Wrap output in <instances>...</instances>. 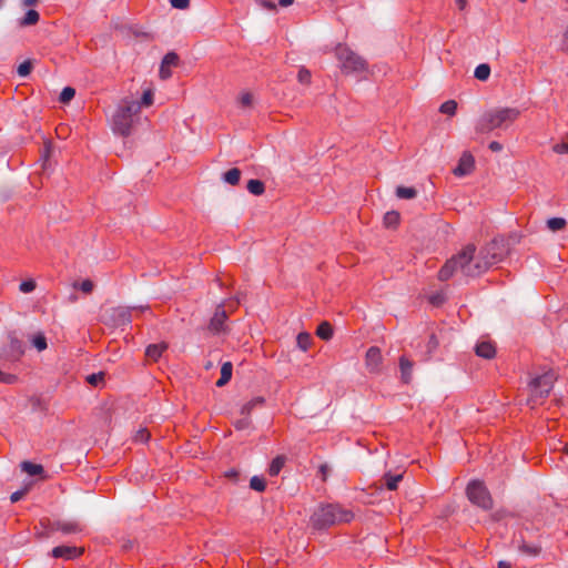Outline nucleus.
Listing matches in <instances>:
<instances>
[{
	"mask_svg": "<svg viewBox=\"0 0 568 568\" xmlns=\"http://www.w3.org/2000/svg\"><path fill=\"white\" fill-rule=\"evenodd\" d=\"M383 362L382 352L377 346H372L367 349L365 356V365L368 372L377 373L379 372L381 365Z\"/></svg>",
	"mask_w": 568,
	"mask_h": 568,
	"instance_id": "9d476101",
	"label": "nucleus"
},
{
	"mask_svg": "<svg viewBox=\"0 0 568 568\" xmlns=\"http://www.w3.org/2000/svg\"><path fill=\"white\" fill-rule=\"evenodd\" d=\"M490 75V67L487 63H481L476 67L474 77L479 81H486Z\"/></svg>",
	"mask_w": 568,
	"mask_h": 568,
	"instance_id": "cd10ccee",
	"label": "nucleus"
},
{
	"mask_svg": "<svg viewBox=\"0 0 568 568\" xmlns=\"http://www.w3.org/2000/svg\"><path fill=\"white\" fill-rule=\"evenodd\" d=\"M296 343H297V347L301 351L306 352L312 345L311 334H308L306 332L300 333L296 337Z\"/></svg>",
	"mask_w": 568,
	"mask_h": 568,
	"instance_id": "a878e982",
	"label": "nucleus"
},
{
	"mask_svg": "<svg viewBox=\"0 0 568 568\" xmlns=\"http://www.w3.org/2000/svg\"><path fill=\"white\" fill-rule=\"evenodd\" d=\"M21 469L30 476H37L43 473V467L41 465L31 462H23L21 464Z\"/></svg>",
	"mask_w": 568,
	"mask_h": 568,
	"instance_id": "393cba45",
	"label": "nucleus"
},
{
	"mask_svg": "<svg viewBox=\"0 0 568 568\" xmlns=\"http://www.w3.org/2000/svg\"><path fill=\"white\" fill-rule=\"evenodd\" d=\"M355 515L339 504L321 505L312 515L311 523L316 529H326L335 525L348 524L354 519Z\"/></svg>",
	"mask_w": 568,
	"mask_h": 568,
	"instance_id": "f03ea898",
	"label": "nucleus"
},
{
	"mask_svg": "<svg viewBox=\"0 0 568 568\" xmlns=\"http://www.w3.org/2000/svg\"><path fill=\"white\" fill-rule=\"evenodd\" d=\"M136 307H115L113 308V321L116 325H125L131 323V312L136 311Z\"/></svg>",
	"mask_w": 568,
	"mask_h": 568,
	"instance_id": "4468645a",
	"label": "nucleus"
},
{
	"mask_svg": "<svg viewBox=\"0 0 568 568\" xmlns=\"http://www.w3.org/2000/svg\"><path fill=\"white\" fill-rule=\"evenodd\" d=\"M399 219H400V216H399L398 212H396V211L387 212L384 215V224L387 227L396 226L399 223Z\"/></svg>",
	"mask_w": 568,
	"mask_h": 568,
	"instance_id": "72a5a7b5",
	"label": "nucleus"
},
{
	"mask_svg": "<svg viewBox=\"0 0 568 568\" xmlns=\"http://www.w3.org/2000/svg\"><path fill=\"white\" fill-rule=\"evenodd\" d=\"M567 222L562 217H551L547 221V226L550 231L557 232L565 229Z\"/></svg>",
	"mask_w": 568,
	"mask_h": 568,
	"instance_id": "2f4dec72",
	"label": "nucleus"
},
{
	"mask_svg": "<svg viewBox=\"0 0 568 568\" xmlns=\"http://www.w3.org/2000/svg\"><path fill=\"white\" fill-rule=\"evenodd\" d=\"M466 494L474 505L486 510L493 507V499L483 481H470L467 486Z\"/></svg>",
	"mask_w": 568,
	"mask_h": 568,
	"instance_id": "0eeeda50",
	"label": "nucleus"
},
{
	"mask_svg": "<svg viewBox=\"0 0 568 568\" xmlns=\"http://www.w3.org/2000/svg\"><path fill=\"white\" fill-rule=\"evenodd\" d=\"M16 379L17 377L14 375L0 371V382L6 384H12L16 382Z\"/></svg>",
	"mask_w": 568,
	"mask_h": 568,
	"instance_id": "09e8293b",
	"label": "nucleus"
},
{
	"mask_svg": "<svg viewBox=\"0 0 568 568\" xmlns=\"http://www.w3.org/2000/svg\"><path fill=\"white\" fill-rule=\"evenodd\" d=\"M260 4H261L263 8L267 9V10H272V11H273V10H275V9H276L275 3H274V2H272V1H267V0H260Z\"/></svg>",
	"mask_w": 568,
	"mask_h": 568,
	"instance_id": "5fc2aeb1",
	"label": "nucleus"
},
{
	"mask_svg": "<svg viewBox=\"0 0 568 568\" xmlns=\"http://www.w3.org/2000/svg\"><path fill=\"white\" fill-rule=\"evenodd\" d=\"M466 1H467V0H456V2H457V4H458V7H459V9H460V10H463V9L465 8V6H466Z\"/></svg>",
	"mask_w": 568,
	"mask_h": 568,
	"instance_id": "680f3d73",
	"label": "nucleus"
},
{
	"mask_svg": "<svg viewBox=\"0 0 568 568\" xmlns=\"http://www.w3.org/2000/svg\"><path fill=\"white\" fill-rule=\"evenodd\" d=\"M498 568H513L511 565L507 561H499Z\"/></svg>",
	"mask_w": 568,
	"mask_h": 568,
	"instance_id": "052dcab7",
	"label": "nucleus"
},
{
	"mask_svg": "<svg viewBox=\"0 0 568 568\" xmlns=\"http://www.w3.org/2000/svg\"><path fill=\"white\" fill-rule=\"evenodd\" d=\"M170 3L175 9H187L190 6V0H170Z\"/></svg>",
	"mask_w": 568,
	"mask_h": 568,
	"instance_id": "49530a36",
	"label": "nucleus"
},
{
	"mask_svg": "<svg viewBox=\"0 0 568 568\" xmlns=\"http://www.w3.org/2000/svg\"><path fill=\"white\" fill-rule=\"evenodd\" d=\"M284 464H285L284 457H282V456L275 457L268 467V474L271 476H277L280 474V471L282 470Z\"/></svg>",
	"mask_w": 568,
	"mask_h": 568,
	"instance_id": "c756f323",
	"label": "nucleus"
},
{
	"mask_svg": "<svg viewBox=\"0 0 568 568\" xmlns=\"http://www.w3.org/2000/svg\"><path fill=\"white\" fill-rule=\"evenodd\" d=\"M38 2H39V0H22V6L30 8V7L37 6Z\"/></svg>",
	"mask_w": 568,
	"mask_h": 568,
	"instance_id": "6e6d98bb",
	"label": "nucleus"
},
{
	"mask_svg": "<svg viewBox=\"0 0 568 568\" xmlns=\"http://www.w3.org/2000/svg\"><path fill=\"white\" fill-rule=\"evenodd\" d=\"M316 335L328 341L333 336V327L328 322H323L317 326Z\"/></svg>",
	"mask_w": 568,
	"mask_h": 568,
	"instance_id": "4be33fe9",
	"label": "nucleus"
},
{
	"mask_svg": "<svg viewBox=\"0 0 568 568\" xmlns=\"http://www.w3.org/2000/svg\"><path fill=\"white\" fill-rule=\"evenodd\" d=\"M179 60V55L175 52H169L164 55L159 71L162 80H166L172 75L171 69L178 67Z\"/></svg>",
	"mask_w": 568,
	"mask_h": 568,
	"instance_id": "9b49d317",
	"label": "nucleus"
},
{
	"mask_svg": "<svg viewBox=\"0 0 568 568\" xmlns=\"http://www.w3.org/2000/svg\"><path fill=\"white\" fill-rule=\"evenodd\" d=\"M438 345H439L438 339L436 338V336L434 334H432L428 339V343H427L428 354L430 355L438 347Z\"/></svg>",
	"mask_w": 568,
	"mask_h": 568,
	"instance_id": "de8ad7c7",
	"label": "nucleus"
},
{
	"mask_svg": "<svg viewBox=\"0 0 568 568\" xmlns=\"http://www.w3.org/2000/svg\"><path fill=\"white\" fill-rule=\"evenodd\" d=\"M396 195L399 199L410 200V199L416 197L417 191L415 187L398 186L396 189Z\"/></svg>",
	"mask_w": 568,
	"mask_h": 568,
	"instance_id": "c85d7f7f",
	"label": "nucleus"
},
{
	"mask_svg": "<svg viewBox=\"0 0 568 568\" xmlns=\"http://www.w3.org/2000/svg\"><path fill=\"white\" fill-rule=\"evenodd\" d=\"M103 379V374L102 373H99V374H91L87 377V381L89 384L91 385H98L99 382H101Z\"/></svg>",
	"mask_w": 568,
	"mask_h": 568,
	"instance_id": "3c124183",
	"label": "nucleus"
},
{
	"mask_svg": "<svg viewBox=\"0 0 568 568\" xmlns=\"http://www.w3.org/2000/svg\"><path fill=\"white\" fill-rule=\"evenodd\" d=\"M311 71L307 70L306 68L302 67L300 70H298V73H297V80L298 82H301L302 84H310L311 83Z\"/></svg>",
	"mask_w": 568,
	"mask_h": 568,
	"instance_id": "4c0bfd02",
	"label": "nucleus"
},
{
	"mask_svg": "<svg viewBox=\"0 0 568 568\" xmlns=\"http://www.w3.org/2000/svg\"><path fill=\"white\" fill-rule=\"evenodd\" d=\"M489 150L493 152H499L503 150V144L497 141H491L488 145Z\"/></svg>",
	"mask_w": 568,
	"mask_h": 568,
	"instance_id": "603ef678",
	"label": "nucleus"
},
{
	"mask_svg": "<svg viewBox=\"0 0 568 568\" xmlns=\"http://www.w3.org/2000/svg\"><path fill=\"white\" fill-rule=\"evenodd\" d=\"M54 528L65 535L82 531L81 525L75 520L57 521Z\"/></svg>",
	"mask_w": 568,
	"mask_h": 568,
	"instance_id": "dca6fc26",
	"label": "nucleus"
},
{
	"mask_svg": "<svg viewBox=\"0 0 568 568\" xmlns=\"http://www.w3.org/2000/svg\"><path fill=\"white\" fill-rule=\"evenodd\" d=\"M246 189L253 195H262L265 192L264 183L255 179L247 182Z\"/></svg>",
	"mask_w": 568,
	"mask_h": 568,
	"instance_id": "b1692460",
	"label": "nucleus"
},
{
	"mask_svg": "<svg viewBox=\"0 0 568 568\" xmlns=\"http://www.w3.org/2000/svg\"><path fill=\"white\" fill-rule=\"evenodd\" d=\"M140 103V106L141 105H144V106H150L152 105L153 103V92L152 90H145L142 94V100Z\"/></svg>",
	"mask_w": 568,
	"mask_h": 568,
	"instance_id": "a19ab883",
	"label": "nucleus"
},
{
	"mask_svg": "<svg viewBox=\"0 0 568 568\" xmlns=\"http://www.w3.org/2000/svg\"><path fill=\"white\" fill-rule=\"evenodd\" d=\"M335 53L345 73L364 72L367 69V62L346 45L338 44Z\"/></svg>",
	"mask_w": 568,
	"mask_h": 568,
	"instance_id": "423d86ee",
	"label": "nucleus"
},
{
	"mask_svg": "<svg viewBox=\"0 0 568 568\" xmlns=\"http://www.w3.org/2000/svg\"><path fill=\"white\" fill-rule=\"evenodd\" d=\"M250 487L256 491H264L266 488L265 479L258 476H253L250 480Z\"/></svg>",
	"mask_w": 568,
	"mask_h": 568,
	"instance_id": "f704fd0d",
	"label": "nucleus"
},
{
	"mask_svg": "<svg viewBox=\"0 0 568 568\" xmlns=\"http://www.w3.org/2000/svg\"><path fill=\"white\" fill-rule=\"evenodd\" d=\"M475 352L479 357L490 359L496 354V347L491 342L481 341L477 343Z\"/></svg>",
	"mask_w": 568,
	"mask_h": 568,
	"instance_id": "2eb2a0df",
	"label": "nucleus"
},
{
	"mask_svg": "<svg viewBox=\"0 0 568 568\" xmlns=\"http://www.w3.org/2000/svg\"><path fill=\"white\" fill-rule=\"evenodd\" d=\"M40 14L37 10L30 9L24 17L19 21L20 27L34 26L39 22Z\"/></svg>",
	"mask_w": 568,
	"mask_h": 568,
	"instance_id": "412c9836",
	"label": "nucleus"
},
{
	"mask_svg": "<svg viewBox=\"0 0 568 568\" xmlns=\"http://www.w3.org/2000/svg\"><path fill=\"white\" fill-rule=\"evenodd\" d=\"M24 494H26V490L14 491L11 495L10 499H11L12 503H17V501H19L24 496Z\"/></svg>",
	"mask_w": 568,
	"mask_h": 568,
	"instance_id": "864d4df0",
	"label": "nucleus"
},
{
	"mask_svg": "<svg viewBox=\"0 0 568 568\" xmlns=\"http://www.w3.org/2000/svg\"><path fill=\"white\" fill-rule=\"evenodd\" d=\"M403 479V475L402 474H390V473H386L384 476H383V484L387 487V489L389 490H395L397 489V486H398V483Z\"/></svg>",
	"mask_w": 568,
	"mask_h": 568,
	"instance_id": "aec40b11",
	"label": "nucleus"
},
{
	"mask_svg": "<svg viewBox=\"0 0 568 568\" xmlns=\"http://www.w3.org/2000/svg\"><path fill=\"white\" fill-rule=\"evenodd\" d=\"M32 70V64L30 61H23L19 67H18V74L20 77H27L30 74Z\"/></svg>",
	"mask_w": 568,
	"mask_h": 568,
	"instance_id": "ea45409f",
	"label": "nucleus"
},
{
	"mask_svg": "<svg viewBox=\"0 0 568 568\" xmlns=\"http://www.w3.org/2000/svg\"><path fill=\"white\" fill-rule=\"evenodd\" d=\"M9 345L0 352V359L16 362L23 354V346L13 334L8 335Z\"/></svg>",
	"mask_w": 568,
	"mask_h": 568,
	"instance_id": "6e6552de",
	"label": "nucleus"
},
{
	"mask_svg": "<svg viewBox=\"0 0 568 568\" xmlns=\"http://www.w3.org/2000/svg\"><path fill=\"white\" fill-rule=\"evenodd\" d=\"M494 247L495 245H489L475 255L476 247L474 245L465 246L443 265L438 272V278L448 281L458 271L466 276L480 275L498 261L496 254L490 255V250Z\"/></svg>",
	"mask_w": 568,
	"mask_h": 568,
	"instance_id": "f257e3e1",
	"label": "nucleus"
},
{
	"mask_svg": "<svg viewBox=\"0 0 568 568\" xmlns=\"http://www.w3.org/2000/svg\"><path fill=\"white\" fill-rule=\"evenodd\" d=\"M552 150L557 154H566L568 153V141H562L552 146Z\"/></svg>",
	"mask_w": 568,
	"mask_h": 568,
	"instance_id": "a18cd8bd",
	"label": "nucleus"
},
{
	"mask_svg": "<svg viewBox=\"0 0 568 568\" xmlns=\"http://www.w3.org/2000/svg\"><path fill=\"white\" fill-rule=\"evenodd\" d=\"M251 424V420L248 417L246 416H243L242 418L240 419H236L233 425L236 429L239 430H243V429H246Z\"/></svg>",
	"mask_w": 568,
	"mask_h": 568,
	"instance_id": "79ce46f5",
	"label": "nucleus"
},
{
	"mask_svg": "<svg viewBox=\"0 0 568 568\" xmlns=\"http://www.w3.org/2000/svg\"><path fill=\"white\" fill-rule=\"evenodd\" d=\"M148 310H149V306L141 307V311H148Z\"/></svg>",
	"mask_w": 568,
	"mask_h": 568,
	"instance_id": "e2e57ef3",
	"label": "nucleus"
},
{
	"mask_svg": "<svg viewBox=\"0 0 568 568\" xmlns=\"http://www.w3.org/2000/svg\"><path fill=\"white\" fill-rule=\"evenodd\" d=\"M227 318L226 311L223 305H219L211 318L209 328L214 333H220L224 329V324Z\"/></svg>",
	"mask_w": 568,
	"mask_h": 568,
	"instance_id": "f8f14e48",
	"label": "nucleus"
},
{
	"mask_svg": "<svg viewBox=\"0 0 568 568\" xmlns=\"http://www.w3.org/2000/svg\"><path fill=\"white\" fill-rule=\"evenodd\" d=\"M294 0H278L281 7H288L293 4Z\"/></svg>",
	"mask_w": 568,
	"mask_h": 568,
	"instance_id": "bf43d9fd",
	"label": "nucleus"
},
{
	"mask_svg": "<svg viewBox=\"0 0 568 568\" xmlns=\"http://www.w3.org/2000/svg\"><path fill=\"white\" fill-rule=\"evenodd\" d=\"M520 115L517 108H495L485 112L477 122L478 133L508 129Z\"/></svg>",
	"mask_w": 568,
	"mask_h": 568,
	"instance_id": "7ed1b4c3",
	"label": "nucleus"
},
{
	"mask_svg": "<svg viewBox=\"0 0 568 568\" xmlns=\"http://www.w3.org/2000/svg\"><path fill=\"white\" fill-rule=\"evenodd\" d=\"M79 288L83 293L90 294L93 291V288H94V284H93V282L91 280H84V281H82L80 283Z\"/></svg>",
	"mask_w": 568,
	"mask_h": 568,
	"instance_id": "c03bdc74",
	"label": "nucleus"
},
{
	"mask_svg": "<svg viewBox=\"0 0 568 568\" xmlns=\"http://www.w3.org/2000/svg\"><path fill=\"white\" fill-rule=\"evenodd\" d=\"M520 2H526L527 0H519Z\"/></svg>",
	"mask_w": 568,
	"mask_h": 568,
	"instance_id": "69168bd1",
	"label": "nucleus"
},
{
	"mask_svg": "<svg viewBox=\"0 0 568 568\" xmlns=\"http://www.w3.org/2000/svg\"><path fill=\"white\" fill-rule=\"evenodd\" d=\"M562 47H564L565 50H568V27H567V30L564 33V44H562Z\"/></svg>",
	"mask_w": 568,
	"mask_h": 568,
	"instance_id": "13d9d810",
	"label": "nucleus"
},
{
	"mask_svg": "<svg viewBox=\"0 0 568 568\" xmlns=\"http://www.w3.org/2000/svg\"><path fill=\"white\" fill-rule=\"evenodd\" d=\"M33 345L34 347L41 352V351H44L47 348V339L45 337L42 335V334H38L33 337Z\"/></svg>",
	"mask_w": 568,
	"mask_h": 568,
	"instance_id": "58836bf2",
	"label": "nucleus"
},
{
	"mask_svg": "<svg viewBox=\"0 0 568 568\" xmlns=\"http://www.w3.org/2000/svg\"><path fill=\"white\" fill-rule=\"evenodd\" d=\"M475 169V159L470 152H464L458 161L457 166L454 169L453 173L456 176H465L470 174Z\"/></svg>",
	"mask_w": 568,
	"mask_h": 568,
	"instance_id": "1a4fd4ad",
	"label": "nucleus"
},
{
	"mask_svg": "<svg viewBox=\"0 0 568 568\" xmlns=\"http://www.w3.org/2000/svg\"><path fill=\"white\" fill-rule=\"evenodd\" d=\"M140 112V103L133 100H124L118 106L112 118V130L122 136H129L134 123V115Z\"/></svg>",
	"mask_w": 568,
	"mask_h": 568,
	"instance_id": "20e7f679",
	"label": "nucleus"
},
{
	"mask_svg": "<svg viewBox=\"0 0 568 568\" xmlns=\"http://www.w3.org/2000/svg\"><path fill=\"white\" fill-rule=\"evenodd\" d=\"M263 403H264V398H263V397H255V398H253V399L248 400L247 403H245V404L241 407V415L248 417V415L251 414V412H252L256 406H261V405H263Z\"/></svg>",
	"mask_w": 568,
	"mask_h": 568,
	"instance_id": "5701e85b",
	"label": "nucleus"
},
{
	"mask_svg": "<svg viewBox=\"0 0 568 568\" xmlns=\"http://www.w3.org/2000/svg\"><path fill=\"white\" fill-rule=\"evenodd\" d=\"M320 471L322 473L323 475V479L325 480L326 479V476H327V473H328V466L327 465H322L320 467Z\"/></svg>",
	"mask_w": 568,
	"mask_h": 568,
	"instance_id": "4d7b16f0",
	"label": "nucleus"
},
{
	"mask_svg": "<svg viewBox=\"0 0 568 568\" xmlns=\"http://www.w3.org/2000/svg\"><path fill=\"white\" fill-rule=\"evenodd\" d=\"M150 438V433L148 432V429H140L136 434H135V437L134 439L136 442H146L148 439Z\"/></svg>",
	"mask_w": 568,
	"mask_h": 568,
	"instance_id": "8fccbe9b",
	"label": "nucleus"
},
{
	"mask_svg": "<svg viewBox=\"0 0 568 568\" xmlns=\"http://www.w3.org/2000/svg\"><path fill=\"white\" fill-rule=\"evenodd\" d=\"M456 110H457V103L454 100H448V101L444 102L439 108V111L442 113L448 114V115H454L456 113Z\"/></svg>",
	"mask_w": 568,
	"mask_h": 568,
	"instance_id": "c9c22d12",
	"label": "nucleus"
},
{
	"mask_svg": "<svg viewBox=\"0 0 568 568\" xmlns=\"http://www.w3.org/2000/svg\"><path fill=\"white\" fill-rule=\"evenodd\" d=\"M254 97L251 92H242L237 98L239 105L243 109L251 108L253 105Z\"/></svg>",
	"mask_w": 568,
	"mask_h": 568,
	"instance_id": "473e14b6",
	"label": "nucleus"
},
{
	"mask_svg": "<svg viewBox=\"0 0 568 568\" xmlns=\"http://www.w3.org/2000/svg\"><path fill=\"white\" fill-rule=\"evenodd\" d=\"M75 95V90L71 87H65L62 92L60 93V102L68 103L70 102Z\"/></svg>",
	"mask_w": 568,
	"mask_h": 568,
	"instance_id": "e433bc0d",
	"label": "nucleus"
},
{
	"mask_svg": "<svg viewBox=\"0 0 568 568\" xmlns=\"http://www.w3.org/2000/svg\"><path fill=\"white\" fill-rule=\"evenodd\" d=\"M240 179H241V171L236 168H233L223 174L224 182H226L231 185L239 184Z\"/></svg>",
	"mask_w": 568,
	"mask_h": 568,
	"instance_id": "bb28decb",
	"label": "nucleus"
},
{
	"mask_svg": "<svg viewBox=\"0 0 568 568\" xmlns=\"http://www.w3.org/2000/svg\"><path fill=\"white\" fill-rule=\"evenodd\" d=\"M399 367H400V374L402 379L404 383H409L412 379V373H413V362L409 361L407 357L402 356L399 358Z\"/></svg>",
	"mask_w": 568,
	"mask_h": 568,
	"instance_id": "a211bd4d",
	"label": "nucleus"
},
{
	"mask_svg": "<svg viewBox=\"0 0 568 568\" xmlns=\"http://www.w3.org/2000/svg\"><path fill=\"white\" fill-rule=\"evenodd\" d=\"M519 550L525 554V555H528V556H538L541 551V547L539 545H530V544H527V542H523L520 546H519Z\"/></svg>",
	"mask_w": 568,
	"mask_h": 568,
	"instance_id": "7c9ffc66",
	"label": "nucleus"
},
{
	"mask_svg": "<svg viewBox=\"0 0 568 568\" xmlns=\"http://www.w3.org/2000/svg\"><path fill=\"white\" fill-rule=\"evenodd\" d=\"M233 366L231 362H225L221 367V376L216 381V386L222 387L226 385L232 378Z\"/></svg>",
	"mask_w": 568,
	"mask_h": 568,
	"instance_id": "6ab92c4d",
	"label": "nucleus"
},
{
	"mask_svg": "<svg viewBox=\"0 0 568 568\" xmlns=\"http://www.w3.org/2000/svg\"><path fill=\"white\" fill-rule=\"evenodd\" d=\"M83 550L81 548L71 546H58L52 549V556L54 558L73 559L81 556Z\"/></svg>",
	"mask_w": 568,
	"mask_h": 568,
	"instance_id": "ddd939ff",
	"label": "nucleus"
},
{
	"mask_svg": "<svg viewBox=\"0 0 568 568\" xmlns=\"http://www.w3.org/2000/svg\"><path fill=\"white\" fill-rule=\"evenodd\" d=\"M166 349H168V344L165 342H161L158 344H151L145 349V356L149 359L156 362Z\"/></svg>",
	"mask_w": 568,
	"mask_h": 568,
	"instance_id": "f3484780",
	"label": "nucleus"
},
{
	"mask_svg": "<svg viewBox=\"0 0 568 568\" xmlns=\"http://www.w3.org/2000/svg\"><path fill=\"white\" fill-rule=\"evenodd\" d=\"M565 452L568 455V445L565 446Z\"/></svg>",
	"mask_w": 568,
	"mask_h": 568,
	"instance_id": "0e129e2a",
	"label": "nucleus"
},
{
	"mask_svg": "<svg viewBox=\"0 0 568 568\" xmlns=\"http://www.w3.org/2000/svg\"><path fill=\"white\" fill-rule=\"evenodd\" d=\"M34 288H36V282H34V281H32V280L23 281V282L20 284V291H21L22 293H30V292H32Z\"/></svg>",
	"mask_w": 568,
	"mask_h": 568,
	"instance_id": "37998d69",
	"label": "nucleus"
},
{
	"mask_svg": "<svg viewBox=\"0 0 568 568\" xmlns=\"http://www.w3.org/2000/svg\"><path fill=\"white\" fill-rule=\"evenodd\" d=\"M555 381V375L550 372L545 373L530 383V395L527 400L531 408L542 404L544 399L549 395Z\"/></svg>",
	"mask_w": 568,
	"mask_h": 568,
	"instance_id": "39448f33",
	"label": "nucleus"
}]
</instances>
